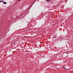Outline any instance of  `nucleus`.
<instances>
[{
  "label": "nucleus",
  "instance_id": "obj_1",
  "mask_svg": "<svg viewBox=\"0 0 73 73\" xmlns=\"http://www.w3.org/2000/svg\"><path fill=\"white\" fill-rule=\"evenodd\" d=\"M3 4H7V3H6V2H4L3 3Z\"/></svg>",
  "mask_w": 73,
  "mask_h": 73
},
{
  "label": "nucleus",
  "instance_id": "obj_2",
  "mask_svg": "<svg viewBox=\"0 0 73 73\" xmlns=\"http://www.w3.org/2000/svg\"><path fill=\"white\" fill-rule=\"evenodd\" d=\"M47 1H50V0H46Z\"/></svg>",
  "mask_w": 73,
  "mask_h": 73
},
{
  "label": "nucleus",
  "instance_id": "obj_3",
  "mask_svg": "<svg viewBox=\"0 0 73 73\" xmlns=\"http://www.w3.org/2000/svg\"><path fill=\"white\" fill-rule=\"evenodd\" d=\"M0 2L1 3V2H4V1H0Z\"/></svg>",
  "mask_w": 73,
  "mask_h": 73
},
{
  "label": "nucleus",
  "instance_id": "obj_4",
  "mask_svg": "<svg viewBox=\"0 0 73 73\" xmlns=\"http://www.w3.org/2000/svg\"><path fill=\"white\" fill-rule=\"evenodd\" d=\"M56 36L55 37H54V38H56Z\"/></svg>",
  "mask_w": 73,
  "mask_h": 73
},
{
  "label": "nucleus",
  "instance_id": "obj_5",
  "mask_svg": "<svg viewBox=\"0 0 73 73\" xmlns=\"http://www.w3.org/2000/svg\"><path fill=\"white\" fill-rule=\"evenodd\" d=\"M64 69H65V68H64Z\"/></svg>",
  "mask_w": 73,
  "mask_h": 73
}]
</instances>
